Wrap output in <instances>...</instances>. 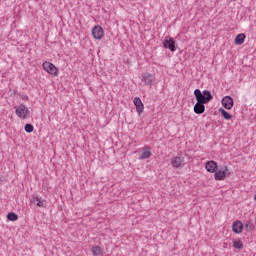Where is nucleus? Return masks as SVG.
Here are the masks:
<instances>
[{
	"label": "nucleus",
	"instance_id": "obj_18",
	"mask_svg": "<svg viewBox=\"0 0 256 256\" xmlns=\"http://www.w3.org/2000/svg\"><path fill=\"white\" fill-rule=\"evenodd\" d=\"M7 219L8 221H17V219H19V216L14 212H9L7 214Z\"/></svg>",
	"mask_w": 256,
	"mask_h": 256
},
{
	"label": "nucleus",
	"instance_id": "obj_22",
	"mask_svg": "<svg viewBox=\"0 0 256 256\" xmlns=\"http://www.w3.org/2000/svg\"><path fill=\"white\" fill-rule=\"evenodd\" d=\"M247 231H253V229H255V225H253L252 222H246V225H245Z\"/></svg>",
	"mask_w": 256,
	"mask_h": 256
},
{
	"label": "nucleus",
	"instance_id": "obj_19",
	"mask_svg": "<svg viewBox=\"0 0 256 256\" xmlns=\"http://www.w3.org/2000/svg\"><path fill=\"white\" fill-rule=\"evenodd\" d=\"M233 247L235 249H239V251H241V249H243V242L240 240H234L233 241Z\"/></svg>",
	"mask_w": 256,
	"mask_h": 256
},
{
	"label": "nucleus",
	"instance_id": "obj_13",
	"mask_svg": "<svg viewBox=\"0 0 256 256\" xmlns=\"http://www.w3.org/2000/svg\"><path fill=\"white\" fill-rule=\"evenodd\" d=\"M171 165L175 167L176 169H179L181 165H183V158L181 156H176L172 158Z\"/></svg>",
	"mask_w": 256,
	"mask_h": 256
},
{
	"label": "nucleus",
	"instance_id": "obj_21",
	"mask_svg": "<svg viewBox=\"0 0 256 256\" xmlns=\"http://www.w3.org/2000/svg\"><path fill=\"white\" fill-rule=\"evenodd\" d=\"M92 251H93V255L95 256H99L102 254L101 252V247L100 246H95L92 248Z\"/></svg>",
	"mask_w": 256,
	"mask_h": 256
},
{
	"label": "nucleus",
	"instance_id": "obj_11",
	"mask_svg": "<svg viewBox=\"0 0 256 256\" xmlns=\"http://www.w3.org/2000/svg\"><path fill=\"white\" fill-rule=\"evenodd\" d=\"M194 113H196V115H203V113H205V104L196 102L194 105Z\"/></svg>",
	"mask_w": 256,
	"mask_h": 256
},
{
	"label": "nucleus",
	"instance_id": "obj_10",
	"mask_svg": "<svg viewBox=\"0 0 256 256\" xmlns=\"http://www.w3.org/2000/svg\"><path fill=\"white\" fill-rule=\"evenodd\" d=\"M142 81L143 83H145V85L151 86L153 81H155V76H153L151 73L146 72L142 74Z\"/></svg>",
	"mask_w": 256,
	"mask_h": 256
},
{
	"label": "nucleus",
	"instance_id": "obj_12",
	"mask_svg": "<svg viewBox=\"0 0 256 256\" xmlns=\"http://www.w3.org/2000/svg\"><path fill=\"white\" fill-rule=\"evenodd\" d=\"M232 231L236 234L243 233V222L237 220L232 225Z\"/></svg>",
	"mask_w": 256,
	"mask_h": 256
},
{
	"label": "nucleus",
	"instance_id": "obj_9",
	"mask_svg": "<svg viewBox=\"0 0 256 256\" xmlns=\"http://www.w3.org/2000/svg\"><path fill=\"white\" fill-rule=\"evenodd\" d=\"M133 103L136 107V111H137L138 115H141V113H143V111L145 109V106L143 105V101H141V98L135 97Z\"/></svg>",
	"mask_w": 256,
	"mask_h": 256
},
{
	"label": "nucleus",
	"instance_id": "obj_8",
	"mask_svg": "<svg viewBox=\"0 0 256 256\" xmlns=\"http://www.w3.org/2000/svg\"><path fill=\"white\" fill-rule=\"evenodd\" d=\"M205 168L208 173H216V171L219 169V164H217L215 160H210L206 163Z\"/></svg>",
	"mask_w": 256,
	"mask_h": 256
},
{
	"label": "nucleus",
	"instance_id": "obj_24",
	"mask_svg": "<svg viewBox=\"0 0 256 256\" xmlns=\"http://www.w3.org/2000/svg\"><path fill=\"white\" fill-rule=\"evenodd\" d=\"M230 1H235V0H230Z\"/></svg>",
	"mask_w": 256,
	"mask_h": 256
},
{
	"label": "nucleus",
	"instance_id": "obj_16",
	"mask_svg": "<svg viewBox=\"0 0 256 256\" xmlns=\"http://www.w3.org/2000/svg\"><path fill=\"white\" fill-rule=\"evenodd\" d=\"M149 157H151V148L144 147L140 159H149Z\"/></svg>",
	"mask_w": 256,
	"mask_h": 256
},
{
	"label": "nucleus",
	"instance_id": "obj_14",
	"mask_svg": "<svg viewBox=\"0 0 256 256\" xmlns=\"http://www.w3.org/2000/svg\"><path fill=\"white\" fill-rule=\"evenodd\" d=\"M247 36L245 35V33H241V34H238L236 37H235V44L236 45H243V43H245V38Z\"/></svg>",
	"mask_w": 256,
	"mask_h": 256
},
{
	"label": "nucleus",
	"instance_id": "obj_2",
	"mask_svg": "<svg viewBox=\"0 0 256 256\" xmlns=\"http://www.w3.org/2000/svg\"><path fill=\"white\" fill-rule=\"evenodd\" d=\"M42 67L46 73H49V75H54V77L59 75V69L51 62H44Z\"/></svg>",
	"mask_w": 256,
	"mask_h": 256
},
{
	"label": "nucleus",
	"instance_id": "obj_23",
	"mask_svg": "<svg viewBox=\"0 0 256 256\" xmlns=\"http://www.w3.org/2000/svg\"><path fill=\"white\" fill-rule=\"evenodd\" d=\"M254 200L256 201V194L254 195Z\"/></svg>",
	"mask_w": 256,
	"mask_h": 256
},
{
	"label": "nucleus",
	"instance_id": "obj_4",
	"mask_svg": "<svg viewBox=\"0 0 256 256\" xmlns=\"http://www.w3.org/2000/svg\"><path fill=\"white\" fill-rule=\"evenodd\" d=\"M231 172H229V168L226 166L224 169H220L214 174L215 181H224L225 177H229Z\"/></svg>",
	"mask_w": 256,
	"mask_h": 256
},
{
	"label": "nucleus",
	"instance_id": "obj_5",
	"mask_svg": "<svg viewBox=\"0 0 256 256\" xmlns=\"http://www.w3.org/2000/svg\"><path fill=\"white\" fill-rule=\"evenodd\" d=\"M16 115L20 119H27L29 118V108L26 107L25 105L21 104L16 108Z\"/></svg>",
	"mask_w": 256,
	"mask_h": 256
},
{
	"label": "nucleus",
	"instance_id": "obj_15",
	"mask_svg": "<svg viewBox=\"0 0 256 256\" xmlns=\"http://www.w3.org/2000/svg\"><path fill=\"white\" fill-rule=\"evenodd\" d=\"M218 113H220L222 115V117L226 120L229 121V119H233V115H231L229 112H227L225 109L223 108H219L218 109Z\"/></svg>",
	"mask_w": 256,
	"mask_h": 256
},
{
	"label": "nucleus",
	"instance_id": "obj_3",
	"mask_svg": "<svg viewBox=\"0 0 256 256\" xmlns=\"http://www.w3.org/2000/svg\"><path fill=\"white\" fill-rule=\"evenodd\" d=\"M163 48L169 49V51L175 52L177 51V42H175V39L171 37H166L163 41Z\"/></svg>",
	"mask_w": 256,
	"mask_h": 256
},
{
	"label": "nucleus",
	"instance_id": "obj_6",
	"mask_svg": "<svg viewBox=\"0 0 256 256\" xmlns=\"http://www.w3.org/2000/svg\"><path fill=\"white\" fill-rule=\"evenodd\" d=\"M92 35H93L94 39L101 40V39H103V35H105V31L103 30V27L95 26L92 29Z\"/></svg>",
	"mask_w": 256,
	"mask_h": 256
},
{
	"label": "nucleus",
	"instance_id": "obj_17",
	"mask_svg": "<svg viewBox=\"0 0 256 256\" xmlns=\"http://www.w3.org/2000/svg\"><path fill=\"white\" fill-rule=\"evenodd\" d=\"M35 201H37L36 205L37 207H45V200H43L42 198H39V196H34L32 198V203H35Z\"/></svg>",
	"mask_w": 256,
	"mask_h": 256
},
{
	"label": "nucleus",
	"instance_id": "obj_7",
	"mask_svg": "<svg viewBox=\"0 0 256 256\" xmlns=\"http://www.w3.org/2000/svg\"><path fill=\"white\" fill-rule=\"evenodd\" d=\"M222 105H223L224 109H228V111L233 109V105H234L233 97H231V96L223 97Z\"/></svg>",
	"mask_w": 256,
	"mask_h": 256
},
{
	"label": "nucleus",
	"instance_id": "obj_20",
	"mask_svg": "<svg viewBox=\"0 0 256 256\" xmlns=\"http://www.w3.org/2000/svg\"><path fill=\"white\" fill-rule=\"evenodd\" d=\"M35 127L33 126V124H26L24 126V130L26 131V133H33Z\"/></svg>",
	"mask_w": 256,
	"mask_h": 256
},
{
	"label": "nucleus",
	"instance_id": "obj_1",
	"mask_svg": "<svg viewBox=\"0 0 256 256\" xmlns=\"http://www.w3.org/2000/svg\"><path fill=\"white\" fill-rule=\"evenodd\" d=\"M194 97L198 103H209L213 99V94H211V91L209 90H204L201 92L200 89H195L194 90Z\"/></svg>",
	"mask_w": 256,
	"mask_h": 256
}]
</instances>
